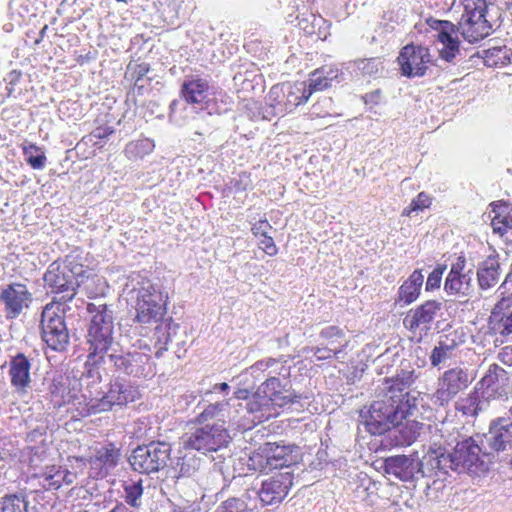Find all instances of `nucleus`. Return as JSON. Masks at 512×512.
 Returning a JSON list of instances; mask_svg holds the SVG:
<instances>
[{
  "instance_id": "1",
  "label": "nucleus",
  "mask_w": 512,
  "mask_h": 512,
  "mask_svg": "<svg viewBox=\"0 0 512 512\" xmlns=\"http://www.w3.org/2000/svg\"><path fill=\"white\" fill-rule=\"evenodd\" d=\"M403 403L390 400H375L369 407L360 410V423L371 435L383 436L381 445L385 449L412 445L420 435L423 423L410 419L419 411L418 402L412 395Z\"/></svg>"
},
{
  "instance_id": "2",
  "label": "nucleus",
  "mask_w": 512,
  "mask_h": 512,
  "mask_svg": "<svg viewBox=\"0 0 512 512\" xmlns=\"http://www.w3.org/2000/svg\"><path fill=\"white\" fill-rule=\"evenodd\" d=\"M441 450L430 461L432 469H439L443 474H448V469L458 473L483 471L486 468L483 458L490 461L491 455L483 443L480 446L472 437L458 441L451 452Z\"/></svg>"
},
{
  "instance_id": "3",
  "label": "nucleus",
  "mask_w": 512,
  "mask_h": 512,
  "mask_svg": "<svg viewBox=\"0 0 512 512\" xmlns=\"http://www.w3.org/2000/svg\"><path fill=\"white\" fill-rule=\"evenodd\" d=\"M85 266L74 257L67 256L63 262H52L43 275L45 285L52 293L61 295V302H70L77 294V289L88 279Z\"/></svg>"
},
{
  "instance_id": "4",
  "label": "nucleus",
  "mask_w": 512,
  "mask_h": 512,
  "mask_svg": "<svg viewBox=\"0 0 512 512\" xmlns=\"http://www.w3.org/2000/svg\"><path fill=\"white\" fill-rule=\"evenodd\" d=\"M147 352L139 349H124L119 342L107 350L108 368L117 376L148 378L155 374V364L150 355L151 348L145 345Z\"/></svg>"
},
{
  "instance_id": "5",
  "label": "nucleus",
  "mask_w": 512,
  "mask_h": 512,
  "mask_svg": "<svg viewBox=\"0 0 512 512\" xmlns=\"http://www.w3.org/2000/svg\"><path fill=\"white\" fill-rule=\"evenodd\" d=\"M86 310L91 315L85 336L86 345L93 348L95 353L107 352L117 343L114 337L115 325L112 305L88 303Z\"/></svg>"
},
{
  "instance_id": "6",
  "label": "nucleus",
  "mask_w": 512,
  "mask_h": 512,
  "mask_svg": "<svg viewBox=\"0 0 512 512\" xmlns=\"http://www.w3.org/2000/svg\"><path fill=\"white\" fill-rule=\"evenodd\" d=\"M299 447L295 444L265 442L253 450L248 459V468L260 473L274 469L289 468L298 462Z\"/></svg>"
},
{
  "instance_id": "7",
  "label": "nucleus",
  "mask_w": 512,
  "mask_h": 512,
  "mask_svg": "<svg viewBox=\"0 0 512 512\" xmlns=\"http://www.w3.org/2000/svg\"><path fill=\"white\" fill-rule=\"evenodd\" d=\"M168 293L160 283L150 280L143 281L137 289L136 315L133 322L140 324H156L166 314Z\"/></svg>"
},
{
  "instance_id": "8",
  "label": "nucleus",
  "mask_w": 512,
  "mask_h": 512,
  "mask_svg": "<svg viewBox=\"0 0 512 512\" xmlns=\"http://www.w3.org/2000/svg\"><path fill=\"white\" fill-rule=\"evenodd\" d=\"M171 445L153 440L135 447L128 457L131 469L139 474L150 475L166 467L171 457Z\"/></svg>"
},
{
  "instance_id": "9",
  "label": "nucleus",
  "mask_w": 512,
  "mask_h": 512,
  "mask_svg": "<svg viewBox=\"0 0 512 512\" xmlns=\"http://www.w3.org/2000/svg\"><path fill=\"white\" fill-rule=\"evenodd\" d=\"M230 439V435L223 424L206 423L194 429V431L186 433L182 437L181 444L184 450H195L207 455L226 448Z\"/></svg>"
},
{
  "instance_id": "10",
  "label": "nucleus",
  "mask_w": 512,
  "mask_h": 512,
  "mask_svg": "<svg viewBox=\"0 0 512 512\" xmlns=\"http://www.w3.org/2000/svg\"><path fill=\"white\" fill-rule=\"evenodd\" d=\"M421 372L413 367L410 362H402L396 373L392 377L384 379L385 394L380 400H390L402 403L408 399L407 395H412L418 402V406H423V398L421 393L416 390H409L410 387L420 377Z\"/></svg>"
},
{
  "instance_id": "11",
  "label": "nucleus",
  "mask_w": 512,
  "mask_h": 512,
  "mask_svg": "<svg viewBox=\"0 0 512 512\" xmlns=\"http://www.w3.org/2000/svg\"><path fill=\"white\" fill-rule=\"evenodd\" d=\"M309 98L305 81L276 84L268 94L270 105L279 114L291 113L298 106L306 103Z\"/></svg>"
},
{
  "instance_id": "12",
  "label": "nucleus",
  "mask_w": 512,
  "mask_h": 512,
  "mask_svg": "<svg viewBox=\"0 0 512 512\" xmlns=\"http://www.w3.org/2000/svg\"><path fill=\"white\" fill-rule=\"evenodd\" d=\"M106 388L105 395L97 403L96 411L100 413L111 411L115 406H125L140 397L138 386L121 376L114 375Z\"/></svg>"
},
{
  "instance_id": "13",
  "label": "nucleus",
  "mask_w": 512,
  "mask_h": 512,
  "mask_svg": "<svg viewBox=\"0 0 512 512\" xmlns=\"http://www.w3.org/2000/svg\"><path fill=\"white\" fill-rule=\"evenodd\" d=\"M41 338L51 350L64 352L70 343L69 331L64 316L46 307L41 315Z\"/></svg>"
},
{
  "instance_id": "14",
  "label": "nucleus",
  "mask_w": 512,
  "mask_h": 512,
  "mask_svg": "<svg viewBox=\"0 0 512 512\" xmlns=\"http://www.w3.org/2000/svg\"><path fill=\"white\" fill-rule=\"evenodd\" d=\"M472 379L468 370L462 367H454L446 370L438 379V387L433 394L435 403L446 406L458 393L464 391L470 385Z\"/></svg>"
},
{
  "instance_id": "15",
  "label": "nucleus",
  "mask_w": 512,
  "mask_h": 512,
  "mask_svg": "<svg viewBox=\"0 0 512 512\" xmlns=\"http://www.w3.org/2000/svg\"><path fill=\"white\" fill-rule=\"evenodd\" d=\"M401 75L407 78L423 77L432 63L430 49L424 45L407 44L397 58Z\"/></svg>"
},
{
  "instance_id": "16",
  "label": "nucleus",
  "mask_w": 512,
  "mask_h": 512,
  "mask_svg": "<svg viewBox=\"0 0 512 512\" xmlns=\"http://www.w3.org/2000/svg\"><path fill=\"white\" fill-rule=\"evenodd\" d=\"M443 303L438 300H427L408 311L403 319L404 327L411 333L419 332L420 336L427 335L433 322L441 315Z\"/></svg>"
},
{
  "instance_id": "17",
  "label": "nucleus",
  "mask_w": 512,
  "mask_h": 512,
  "mask_svg": "<svg viewBox=\"0 0 512 512\" xmlns=\"http://www.w3.org/2000/svg\"><path fill=\"white\" fill-rule=\"evenodd\" d=\"M383 470L403 482H411L426 477L424 466L417 453L394 455L383 461Z\"/></svg>"
},
{
  "instance_id": "18",
  "label": "nucleus",
  "mask_w": 512,
  "mask_h": 512,
  "mask_svg": "<svg viewBox=\"0 0 512 512\" xmlns=\"http://www.w3.org/2000/svg\"><path fill=\"white\" fill-rule=\"evenodd\" d=\"M482 443L491 452L490 461L495 454L512 449V421L509 417H497L490 421L488 432L483 434Z\"/></svg>"
},
{
  "instance_id": "19",
  "label": "nucleus",
  "mask_w": 512,
  "mask_h": 512,
  "mask_svg": "<svg viewBox=\"0 0 512 512\" xmlns=\"http://www.w3.org/2000/svg\"><path fill=\"white\" fill-rule=\"evenodd\" d=\"M482 14L477 11L471 1L464 6V12L454 28L462 38L471 43H478L492 34L489 26L483 21Z\"/></svg>"
},
{
  "instance_id": "20",
  "label": "nucleus",
  "mask_w": 512,
  "mask_h": 512,
  "mask_svg": "<svg viewBox=\"0 0 512 512\" xmlns=\"http://www.w3.org/2000/svg\"><path fill=\"white\" fill-rule=\"evenodd\" d=\"M428 25L438 32L437 39L442 44L439 54L442 60L452 63L461 56L459 33L454 28V23L448 20L430 18Z\"/></svg>"
},
{
  "instance_id": "21",
  "label": "nucleus",
  "mask_w": 512,
  "mask_h": 512,
  "mask_svg": "<svg viewBox=\"0 0 512 512\" xmlns=\"http://www.w3.org/2000/svg\"><path fill=\"white\" fill-rule=\"evenodd\" d=\"M292 485L293 474L286 471L264 480L261 487L255 490V494L263 505H276L285 499Z\"/></svg>"
},
{
  "instance_id": "22",
  "label": "nucleus",
  "mask_w": 512,
  "mask_h": 512,
  "mask_svg": "<svg viewBox=\"0 0 512 512\" xmlns=\"http://www.w3.org/2000/svg\"><path fill=\"white\" fill-rule=\"evenodd\" d=\"M33 301L32 293L20 282H12L0 292V302L4 304L6 317L16 319Z\"/></svg>"
},
{
  "instance_id": "23",
  "label": "nucleus",
  "mask_w": 512,
  "mask_h": 512,
  "mask_svg": "<svg viewBox=\"0 0 512 512\" xmlns=\"http://www.w3.org/2000/svg\"><path fill=\"white\" fill-rule=\"evenodd\" d=\"M121 452L114 443L108 442L95 449L93 456L88 460L90 465L89 477L93 479L105 478L117 467Z\"/></svg>"
},
{
  "instance_id": "24",
  "label": "nucleus",
  "mask_w": 512,
  "mask_h": 512,
  "mask_svg": "<svg viewBox=\"0 0 512 512\" xmlns=\"http://www.w3.org/2000/svg\"><path fill=\"white\" fill-rule=\"evenodd\" d=\"M101 383L102 381L94 380L76 383L81 387V394L78 395V401L76 402V410L80 416L87 417L100 413V411H96L98 409L97 403L105 395Z\"/></svg>"
},
{
  "instance_id": "25",
  "label": "nucleus",
  "mask_w": 512,
  "mask_h": 512,
  "mask_svg": "<svg viewBox=\"0 0 512 512\" xmlns=\"http://www.w3.org/2000/svg\"><path fill=\"white\" fill-rule=\"evenodd\" d=\"M179 330L180 324L176 323L171 317L166 319L163 317L162 320L156 323L153 338L157 348L155 352L157 358L162 357L163 353L169 349V345L181 338Z\"/></svg>"
},
{
  "instance_id": "26",
  "label": "nucleus",
  "mask_w": 512,
  "mask_h": 512,
  "mask_svg": "<svg viewBox=\"0 0 512 512\" xmlns=\"http://www.w3.org/2000/svg\"><path fill=\"white\" fill-rule=\"evenodd\" d=\"M30 369L31 361L24 353L18 352L12 356L9 362L11 385L17 390L25 391L31 383Z\"/></svg>"
},
{
  "instance_id": "27",
  "label": "nucleus",
  "mask_w": 512,
  "mask_h": 512,
  "mask_svg": "<svg viewBox=\"0 0 512 512\" xmlns=\"http://www.w3.org/2000/svg\"><path fill=\"white\" fill-rule=\"evenodd\" d=\"M423 282L424 275L422 270H414L411 275L399 286L395 296V305L404 307L414 303L421 295Z\"/></svg>"
},
{
  "instance_id": "28",
  "label": "nucleus",
  "mask_w": 512,
  "mask_h": 512,
  "mask_svg": "<svg viewBox=\"0 0 512 512\" xmlns=\"http://www.w3.org/2000/svg\"><path fill=\"white\" fill-rule=\"evenodd\" d=\"M209 83L199 76H188L181 85V97L188 104L201 107L209 94Z\"/></svg>"
},
{
  "instance_id": "29",
  "label": "nucleus",
  "mask_w": 512,
  "mask_h": 512,
  "mask_svg": "<svg viewBox=\"0 0 512 512\" xmlns=\"http://www.w3.org/2000/svg\"><path fill=\"white\" fill-rule=\"evenodd\" d=\"M107 352H97L93 351V348L87 347V356L86 361L83 365V371L81 373L80 378L75 379V384L79 382L85 381H102L103 376L100 371L101 366H108V360L106 356Z\"/></svg>"
},
{
  "instance_id": "30",
  "label": "nucleus",
  "mask_w": 512,
  "mask_h": 512,
  "mask_svg": "<svg viewBox=\"0 0 512 512\" xmlns=\"http://www.w3.org/2000/svg\"><path fill=\"white\" fill-rule=\"evenodd\" d=\"M77 384L71 387V381L68 377L54 378L50 385V393L55 405L61 407L66 404H72L76 408L78 401Z\"/></svg>"
},
{
  "instance_id": "31",
  "label": "nucleus",
  "mask_w": 512,
  "mask_h": 512,
  "mask_svg": "<svg viewBox=\"0 0 512 512\" xmlns=\"http://www.w3.org/2000/svg\"><path fill=\"white\" fill-rule=\"evenodd\" d=\"M495 216L492 218L491 225L494 233L499 234L508 243L512 244V207L506 204L497 205L491 203Z\"/></svg>"
},
{
  "instance_id": "32",
  "label": "nucleus",
  "mask_w": 512,
  "mask_h": 512,
  "mask_svg": "<svg viewBox=\"0 0 512 512\" xmlns=\"http://www.w3.org/2000/svg\"><path fill=\"white\" fill-rule=\"evenodd\" d=\"M473 270L470 268L467 274H447L444 280V291L448 295H459L469 297L473 292L472 284Z\"/></svg>"
},
{
  "instance_id": "33",
  "label": "nucleus",
  "mask_w": 512,
  "mask_h": 512,
  "mask_svg": "<svg viewBox=\"0 0 512 512\" xmlns=\"http://www.w3.org/2000/svg\"><path fill=\"white\" fill-rule=\"evenodd\" d=\"M506 378L507 372L502 367L495 363L491 364L486 374L477 384V386H480L478 389L481 390V397L485 399L494 397L499 388V380Z\"/></svg>"
},
{
  "instance_id": "34",
  "label": "nucleus",
  "mask_w": 512,
  "mask_h": 512,
  "mask_svg": "<svg viewBox=\"0 0 512 512\" xmlns=\"http://www.w3.org/2000/svg\"><path fill=\"white\" fill-rule=\"evenodd\" d=\"M461 341L456 333H450L440 338L430 354V362L433 367L439 366L442 362L452 356L453 351L460 345Z\"/></svg>"
},
{
  "instance_id": "35",
  "label": "nucleus",
  "mask_w": 512,
  "mask_h": 512,
  "mask_svg": "<svg viewBox=\"0 0 512 512\" xmlns=\"http://www.w3.org/2000/svg\"><path fill=\"white\" fill-rule=\"evenodd\" d=\"M500 265L495 257H488L477 269V281L482 290H487L498 282Z\"/></svg>"
},
{
  "instance_id": "36",
  "label": "nucleus",
  "mask_w": 512,
  "mask_h": 512,
  "mask_svg": "<svg viewBox=\"0 0 512 512\" xmlns=\"http://www.w3.org/2000/svg\"><path fill=\"white\" fill-rule=\"evenodd\" d=\"M471 2L477 8V11L482 14L484 23L489 26L492 33L501 26L503 21L502 8L492 2L487 3L485 0H471Z\"/></svg>"
},
{
  "instance_id": "37",
  "label": "nucleus",
  "mask_w": 512,
  "mask_h": 512,
  "mask_svg": "<svg viewBox=\"0 0 512 512\" xmlns=\"http://www.w3.org/2000/svg\"><path fill=\"white\" fill-rule=\"evenodd\" d=\"M194 450H185L184 454L177 458L174 471L177 473L176 478L193 477L200 469L202 458L198 457Z\"/></svg>"
},
{
  "instance_id": "38",
  "label": "nucleus",
  "mask_w": 512,
  "mask_h": 512,
  "mask_svg": "<svg viewBox=\"0 0 512 512\" xmlns=\"http://www.w3.org/2000/svg\"><path fill=\"white\" fill-rule=\"evenodd\" d=\"M234 105L233 99L223 91L215 92L205 99L203 105L198 107L199 110L205 111L208 115H220L230 110Z\"/></svg>"
},
{
  "instance_id": "39",
  "label": "nucleus",
  "mask_w": 512,
  "mask_h": 512,
  "mask_svg": "<svg viewBox=\"0 0 512 512\" xmlns=\"http://www.w3.org/2000/svg\"><path fill=\"white\" fill-rule=\"evenodd\" d=\"M123 494L122 498L124 504L129 506L128 508L139 509L142 506L143 497V480L141 478L134 480L128 479L123 482Z\"/></svg>"
},
{
  "instance_id": "40",
  "label": "nucleus",
  "mask_w": 512,
  "mask_h": 512,
  "mask_svg": "<svg viewBox=\"0 0 512 512\" xmlns=\"http://www.w3.org/2000/svg\"><path fill=\"white\" fill-rule=\"evenodd\" d=\"M505 302L506 299L503 297L496 304L489 318V325L496 333L502 336H509L512 334V312L509 315H505L498 311V308H501Z\"/></svg>"
},
{
  "instance_id": "41",
  "label": "nucleus",
  "mask_w": 512,
  "mask_h": 512,
  "mask_svg": "<svg viewBox=\"0 0 512 512\" xmlns=\"http://www.w3.org/2000/svg\"><path fill=\"white\" fill-rule=\"evenodd\" d=\"M154 141L149 138H142L126 144L125 156L131 161H138L153 152Z\"/></svg>"
},
{
  "instance_id": "42",
  "label": "nucleus",
  "mask_w": 512,
  "mask_h": 512,
  "mask_svg": "<svg viewBox=\"0 0 512 512\" xmlns=\"http://www.w3.org/2000/svg\"><path fill=\"white\" fill-rule=\"evenodd\" d=\"M264 395L268 400V405L271 404L280 409L290 408L292 405L299 403L301 399V395L297 394L292 387L287 389V392H284V390H275L265 393Z\"/></svg>"
},
{
  "instance_id": "43",
  "label": "nucleus",
  "mask_w": 512,
  "mask_h": 512,
  "mask_svg": "<svg viewBox=\"0 0 512 512\" xmlns=\"http://www.w3.org/2000/svg\"><path fill=\"white\" fill-rule=\"evenodd\" d=\"M25 493L6 494L0 498V512H29Z\"/></svg>"
},
{
  "instance_id": "44",
  "label": "nucleus",
  "mask_w": 512,
  "mask_h": 512,
  "mask_svg": "<svg viewBox=\"0 0 512 512\" xmlns=\"http://www.w3.org/2000/svg\"><path fill=\"white\" fill-rule=\"evenodd\" d=\"M481 393L478 387L474 389L465 399L457 404V410L466 416L475 417L482 410L483 401L480 400Z\"/></svg>"
},
{
  "instance_id": "45",
  "label": "nucleus",
  "mask_w": 512,
  "mask_h": 512,
  "mask_svg": "<svg viewBox=\"0 0 512 512\" xmlns=\"http://www.w3.org/2000/svg\"><path fill=\"white\" fill-rule=\"evenodd\" d=\"M23 154L25 161L31 168L35 170H41L45 167L47 160L45 152L36 144L29 143L24 145Z\"/></svg>"
},
{
  "instance_id": "46",
  "label": "nucleus",
  "mask_w": 512,
  "mask_h": 512,
  "mask_svg": "<svg viewBox=\"0 0 512 512\" xmlns=\"http://www.w3.org/2000/svg\"><path fill=\"white\" fill-rule=\"evenodd\" d=\"M435 475L437 478L432 479L426 483L425 496L429 501H440L444 496V490L446 488L445 479L442 478L446 474H443L439 469H436Z\"/></svg>"
},
{
  "instance_id": "47",
  "label": "nucleus",
  "mask_w": 512,
  "mask_h": 512,
  "mask_svg": "<svg viewBox=\"0 0 512 512\" xmlns=\"http://www.w3.org/2000/svg\"><path fill=\"white\" fill-rule=\"evenodd\" d=\"M354 67L361 75L374 77L383 70V63L380 58L358 59L354 61Z\"/></svg>"
},
{
  "instance_id": "48",
  "label": "nucleus",
  "mask_w": 512,
  "mask_h": 512,
  "mask_svg": "<svg viewBox=\"0 0 512 512\" xmlns=\"http://www.w3.org/2000/svg\"><path fill=\"white\" fill-rule=\"evenodd\" d=\"M319 337L327 340L329 345L340 346L346 339V332L337 325H329L321 329Z\"/></svg>"
},
{
  "instance_id": "49",
  "label": "nucleus",
  "mask_w": 512,
  "mask_h": 512,
  "mask_svg": "<svg viewBox=\"0 0 512 512\" xmlns=\"http://www.w3.org/2000/svg\"><path fill=\"white\" fill-rule=\"evenodd\" d=\"M349 340H345L343 344L335 347H311L309 350L313 352L317 361H324L331 359L332 357L339 358V355L344 352V350L349 345Z\"/></svg>"
},
{
  "instance_id": "50",
  "label": "nucleus",
  "mask_w": 512,
  "mask_h": 512,
  "mask_svg": "<svg viewBox=\"0 0 512 512\" xmlns=\"http://www.w3.org/2000/svg\"><path fill=\"white\" fill-rule=\"evenodd\" d=\"M214 512H253L242 497H230L223 501Z\"/></svg>"
},
{
  "instance_id": "51",
  "label": "nucleus",
  "mask_w": 512,
  "mask_h": 512,
  "mask_svg": "<svg viewBox=\"0 0 512 512\" xmlns=\"http://www.w3.org/2000/svg\"><path fill=\"white\" fill-rule=\"evenodd\" d=\"M486 62L493 59L489 65H507L512 62V51L504 47H493L485 51Z\"/></svg>"
},
{
  "instance_id": "52",
  "label": "nucleus",
  "mask_w": 512,
  "mask_h": 512,
  "mask_svg": "<svg viewBox=\"0 0 512 512\" xmlns=\"http://www.w3.org/2000/svg\"><path fill=\"white\" fill-rule=\"evenodd\" d=\"M266 406H268V400L265 398V395L259 389L245 403V409L247 410V412L249 414L260 413V416H258L259 418L264 417V410Z\"/></svg>"
},
{
  "instance_id": "53",
  "label": "nucleus",
  "mask_w": 512,
  "mask_h": 512,
  "mask_svg": "<svg viewBox=\"0 0 512 512\" xmlns=\"http://www.w3.org/2000/svg\"><path fill=\"white\" fill-rule=\"evenodd\" d=\"M292 384L288 378H279L277 376H269L266 380L260 385L259 390L262 391L263 394L269 393L271 391H280L284 390L287 392V389L291 388Z\"/></svg>"
},
{
  "instance_id": "54",
  "label": "nucleus",
  "mask_w": 512,
  "mask_h": 512,
  "mask_svg": "<svg viewBox=\"0 0 512 512\" xmlns=\"http://www.w3.org/2000/svg\"><path fill=\"white\" fill-rule=\"evenodd\" d=\"M306 82L307 95L311 97L314 92L323 91L330 86V82L325 80V76L319 73V70H314Z\"/></svg>"
},
{
  "instance_id": "55",
  "label": "nucleus",
  "mask_w": 512,
  "mask_h": 512,
  "mask_svg": "<svg viewBox=\"0 0 512 512\" xmlns=\"http://www.w3.org/2000/svg\"><path fill=\"white\" fill-rule=\"evenodd\" d=\"M58 467L51 466L41 475V485L45 490H58L61 486L60 474L57 472Z\"/></svg>"
},
{
  "instance_id": "56",
  "label": "nucleus",
  "mask_w": 512,
  "mask_h": 512,
  "mask_svg": "<svg viewBox=\"0 0 512 512\" xmlns=\"http://www.w3.org/2000/svg\"><path fill=\"white\" fill-rule=\"evenodd\" d=\"M150 71V65L148 63H140L136 64L131 72V78L134 81V90L137 91L139 95L143 94L145 86L143 84L144 78Z\"/></svg>"
},
{
  "instance_id": "57",
  "label": "nucleus",
  "mask_w": 512,
  "mask_h": 512,
  "mask_svg": "<svg viewBox=\"0 0 512 512\" xmlns=\"http://www.w3.org/2000/svg\"><path fill=\"white\" fill-rule=\"evenodd\" d=\"M446 269V264H437L432 272L429 273L425 283V290L427 292H433L440 288L442 277Z\"/></svg>"
},
{
  "instance_id": "58",
  "label": "nucleus",
  "mask_w": 512,
  "mask_h": 512,
  "mask_svg": "<svg viewBox=\"0 0 512 512\" xmlns=\"http://www.w3.org/2000/svg\"><path fill=\"white\" fill-rule=\"evenodd\" d=\"M273 360L277 361V363L273 364L272 367L267 370V378L269 376H277L284 380L285 378H289L291 374V367L288 365V361L285 356L273 358Z\"/></svg>"
},
{
  "instance_id": "59",
  "label": "nucleus",
  "mask_w": 512,
  "mask_h": 512,
  "mask_svg": "<svg viewBox=\"0 0 512 512\" xmlns=\"http://www.w3.org/2000/svg\"><path fill=\"white\" fill-rule=\"evenodd\" d=\"M277 361L273 360L272 357H268L265 359L258 360L249 368H247L244 374H250L255 379H260L261 375L272 367L273 364H276Z\"/></svg>"
},
{
  "instance_id": "60",
  "label": "nucleus",
  "mask_w": 512,
  "mask_h": 512,
  "mask_svg": "<svg viewBox=\"0 0 512 512\" xmlns=\"http://www.w3.org/2000/svg\"><path fill=\"white\" fill-rule=\"evenodd\" d=\"M251 186L250 174L242 172L230 181V188L234 193L246 191Z\"/></svg>"
},
{
  "instance_id": "61",
  "label": "nucleus",
  "mask_w": 512,
  "mask_h": 512,
  "mask_svg": "<svg viewBox=\"0 0 512 512\" xmlns=\"http://www.w3.org/2000/svg\"><path fill=\"white\" fill-rule=\"evenodd\" d=\"M22 75V71L17 69H13L5 75L3 80L6 83V92L8 97L13 95L15 86L20 82Z\"/></svg>"
},
{
  "instance_id": "62",
  "label": "nucleus",
  "mask_w": 512,
  "mask_h": 512,
  "mask_svg": "<svg viewBox=\"0 0 512 512\" xmlns=\"http://www.w3.org/2000/svg\"><path fill=\"white\" fill-rule=\"evenodd\" d=\"M318 70L320 74L325 76V80L330 82V86H332L333 82L340 83L343 79V73L337 67L323 66Z\"/></svg>"
},
{
  "instance_id": "63",
  "label": "nucleus",
  "mask_w": 512,
  "mask_h": 512,
  "mask_svg": "<svg viewBox=\"0 0 512 512\" xmlns=\"http://www.w3.org/2000/svg\"><path fill=\"white\" fill-rule=\"evenodd\" d=\"M232 400L233 399L230 398L229 400L211 403V406L215 408V412L219 416V421H221L220 424H223V426H225V419L230 417V406Z\"/></svg>"
},
{
  "instance_id": "64",
  "label": "nucleus",
  "mask_w": 512,
  "mask_h": 512,
  "mask_svg": "<svg viewBox=\"0 0 512 512\" xmlns=\"http://www.w3.org/2000/svg\"><path fill=\"white\" fill-rule=\"evenodd\" d=\"M431 202L432 199L427 193L420 192L416 198L411 201V209L417 212L423 211L431 205Z\"/></svg>"
}]
</instances>
